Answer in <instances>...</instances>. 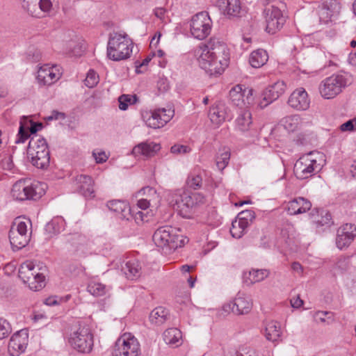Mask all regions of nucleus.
I'll return each mask as SVG.
<instances>
[{
	"mask_svg": "<svg viewBox=\"0 0 356 356\" xmlns=\"http://www.w3.org/2000/svg\"><path fill=\"white\" fill-rule=\"evenodd\" d=\"M194 54L200 67L211 76L221 74L228 66L229 49L218 38H212L207 43H201Z\"/></svg>",
	"mask_w": 356,
	"mask_h": 356,
	"instance_id": "nucleus-1",
	"label": "nucleus"
},
{
	"mask_svg": "<svg viewBox=\"0 0 356 356\" xmlns=\"http://www.w3.org/2000/svg\"><path fill=\"white\" fill-rule=\"evenodd\" d=\"M133 42L126 33L115 32L109 35L107 57L113 61L127 59L132 53Z\"/></svg>",
	"mask_w": 356,
	"mask_h": 356,
	"instance_id": "nucleus-2",
	"label": "nucleus"
},
{
	"mask_svg": "<svg viewBox=\"0 0 356 356\" xmlns=\"http://www.w3.org/2000/svg\"><path fill=\"white\" fill-rule=\"evenodd\" d=\"M47 186L44 183L31 179H20L12 188V196L17 200H37L44 193Z\"/></svg>",
	"mask_w": 356,
	"mask_h": 356,
	"instance_id": "nucleus-3",
	"label": "nucleus"
},
{
	"mask_svg": "<svg viewBox=\"0 0 356 356\" xmlns=\"http://www.w3.org/2000/svg\"><path fill=\"white\" fill-rule=\"evenodd\" d=\"M179 230L171 226L159 227L154 233L152 240L154 244L161 248L176 250L188 242V238L179 233Z\"/></svg>",
	"mask_w": 356,
	"mask_h": 356,
	"instance_id": "nucleus-4",
	"label": "nucleus"
},
{
	"mask_svg": "<svg viewBox=\"0 0 356 356\" xmlns=\"http://www.w3.org/2000/svg\"><path fill=\"white\" fill-rule=\"evenodd\" d=\"M27 154L32 164L36 168L44 169L49 166V150L44 138L38 136H33L29 143Z\"/></svg>",
	"mask_w": 356,
	"mask_h": 356,
	"instance_id": "nucleus-5",
	"label": "nucleus"
},
{
	"mask_svg": "<svg viewBox=\"0 0 356 356\" xmlns=\"http://www.w3.org/2000/svg\"><path fill=\"white\" fill-rule=\"evenodd\" d=\"M31 222L29 220H22L16 218L9 232V240L12 248L17 250L25 247L31 238Z\"/></svg>",
	"mask_w": 356,
	"mask_h": 356,
	"instance_id": "nucleus-6",
	"label": "nucleus"
},
{
	"mask_svg": "<svg viewBox=\"0 0 356 356\" xmlns=\"http://www.w3.org/2000/svg\"><path fill=\"white\" fill-rule=\"evenodd\" d=\"M42 269L36 266L31 261H26L19 268V277L29 284L30 289L38 291L45 286V276Z\"/></svg>",
	"mask_w": 356,
	"mask_h": 356,
	"instance_id": "nucleus-7",
	"label": "nucleus"
},
{
	"mask_svg": "<svg viewBox=\"0 0 356 356\" xmlns=\"http://www.w3.org/2000/svg\"><path fill=\"white\" fill-rule=\"evenodd\" d=\"M350 82V77L347 74H336L324 79L319 86V92L326 99L334 98Z\"/></svg>",
	"mask_w": 356,
	"mask_h": 356,
	"instance_id": "nucleus-8",
	"label": "nucleus"
},
{
	"mask_svg": "<svg viewBox=\"0 0 356 356\" xmlns=\"http://www.w3.org/2000/svg\"><path fill=\"white\" fill-rule=\"evenodd\" d=\"M318 153L309 152L302 155L295 163L294 172L300 179H307L321 169V164L318 162Z\"/></svg>",
	"mask_w": 356,
	"mask_h": 356,
	"instance_id": "nucleus-9",
	"label": "nucleus"
},
{
	"mask_svg": "<svg viewBox=\"0 0 356 356\" xmlns=\"http://www.w3.org/2000/svg\"><path fill=\"white\" fill-rule=\"evenodd\" d=\"M141 354L138 339L130 333H124L115 341L112 356H140Z\"/></svg>",
	"mask_w": 356,
	"mask_h": 356,
	"instance_id": "nucleus-10",
	"label": "nucleus"
},
{
	"mask_svg": "<svg viewBox=\"0 0 356 356\" xmlns=\"http://www.w3.org/2000/svg\"><path fill=\"white\" fill-rule=\"evenodd\" d=\"M68 342L78 352L89 353L94 345L93 334L89 327H79L70 334Z\"/></svg>",
	"mask_w": 356,
	"mask_h": 356,
	"instance_id": "nucleus-11",
	"label": "nucleus"
},
{
	"mask_svg": "<svg viewBox=\"0 0 356 356\" xmlns=\"http://www.w3.org/2000/svg\"><path fill=\"white\" fill-rule=\"evenodd\" d=\"M212 21L207 12L195 15L190 22V32L193 38L204 40L211 33Z\"/></svg>",
	"mask_w": 356,
	"mask_h": 356,
	"instance_id": "nucleus-12",
	"label": "nucleus"
},
{
	"mask_svg": "<svg viewBox=\"0 0 356 356\" xmlns=\"http://www.w3.org/2000/svg\"><path fill=\"white\" fill-rule=\"evenodd\" d=\"M175 111L171 107L168 108H157L154 111L145 112L143 118L147 127L153 129L163 127L173 118Z\"/></svg>",
	"mask_w": 356,
	"mask_h": 356,
	"instance_id": "nucleus-13",
	"label": "nucleus"
},
{
	"mask_svg": "<svg viewBox=\"0 0 356 356\" xmlns=\"http://www.w3.org/2000/svg\"><path fill=\"white\" fill-rule=\"evenodd\" d=\"M266 22V30L268 33L274 34L279 31L285 22V19L280 8L275 6L267 7L265 10Z\"/></svg>",
	"mask_w": 356,
	"mask_h": 356,
	"instance_id": "nucleus-14",
	"label": "nucleus"
},
{
	"mask_svg": "<svg viewBox=\"0 0 356 356\" xmlns=\"http://www.w3.org/2000/svg\"><path fill=\"white\" fill-rule=\"evenodd\" d=\"M61 75V68L58 65L46 64L39 68L37 80L41 86H51L59 80Z\"/></svg>",
	"mask_w": 356,
	"mask_h": 356,
	"instance_id": "nucleus-15",
	"label": "nucleus"
},
{
	"mask_svg": "<svg viewBox=\"0 0 356 356\" xmlns=\"http://www.w3.org/2000/svg\"><path fill=\"white\" fill-rule=\"evenodd\" d=\"M29 341L28 331L25 329L15 332L10 339L8 350L10 356H19L24 352Z\"/></svg>",
	"mask_w": 356,
	"mask_h": 356,
	"instance_id": "nucleus-16",
	"label": "nucleus"
},
{
	"mask_svg": "<svg viewBox=\"0 0 356 356\" xmlns=\"http://www.w3.org/2000/svg\"><path fill=\"white\" fill-rule=\"evenodd\" d=\"M356 236V226L351 223H346L337 230L336 245L342 250L348 247Z\"/></svg>",
	"mask_w": 356,
	"mask_h": 356,
	"instance_id": "nucleus-17",
	"label": "nucleus"
},
{
	"mask_svg": "<svg viewBox=\"0 0 356 356\" xmlns=\"http://www.w3.org/2000/svg\"><path fill=\"white\" fill-rule=\"evenodd\" d=\"M204 202V197L202 194L199 193H191L186 191L182 200H181V204L179 206V213L183 217L187 218L194 207Z\"/></svg>",
	"mask_w": 356,
	"mask_h": 356,
	"instance_id": "nucleus-18",
	"label": "nucleus"
},
{
	"mask_svg": "<svg viewBox=\"0 0 356 356\" xmlns=\"http://www.w3.org/2000/svg\"><path fill=\"white\" fill-rule=\"evenodd\" d=\"M72 254L78 258H85L91 254L90 240L84 235H75L72 239Z\"/></svg>",
	"mask_w": 356,
	"mask_h": 356,
	"instance_id": "nucleus-19",
	"label": "nucleus"
},
{
	"mask_svg": "<svg viewBox=\"0 0 356 356\" xmlns=\"http://www.w3.org/2000/svg\"><path fill=\"white\" fill-rule=\"evenodd\" d=\"M288 104L298 111H306L309 107L310 99L306 90L303 88H300L291 94Z\"/></svg>",
	"mask_w": 356,
	"mask_h": 356,
	"instance_id": "nucleus-20",
	"label": "nucleus"
},
{
	"mask_svg": "<svg viewBox=\"0 0 356 356\" xmlns=\"http://www.w3.org/2000/svg\"><path fill=\"white\" fill-rule=\"evenodd\" d=\"M286 90V85L283 81H277L273 85L269 86L263 92V100L261 102L259 106L261 108L266 107L273 101L276 100L281 96Z\"/></svg>",
	"mask_w": 356,
	"mask_h": 356,
	"instance_id": "nucleus-21",
	"label": "nucleus"
},
{
	"mask_svg": "<svg viewBox=\"0 0 356 356\" xmlns=\"http://www.w3.org/2000/svg\"><path fill=\"white\" fill-rule=\"evenodd\" d=\"M74 186L76 191L86 198L95 197L94 181L88 175H80L76 177Z\"/></svg>",
	"mask_w": 356,
	"mask_h": 356,
	"instance_id": "nucleus-22",
	"label": "nucleus"
},
{
	"mask_svg": "<svg viewBox=\"0 0 356 356\" xmlns=\"http://www.w3.org/2000/svg\"><path fill=\"white\" fill-rule=\"evenodd\" d=\"M340 10L341 3L338 0H325L319 10L320 20L327 23L332 17L339 15Z\"/></svg>",
	"mask_w": 356,
	"mask_h": 356,
	"instance_id": "nucleus-23",
	"label": "nucleus"
},
{
	"mask_svg": "<svg viewBox=\"0 0 356 356\" xmlns=\"http://www.w3.org/2000/svg\"><path fill=\"white\" fill-rule=\"evenodd\" d=\"M252 302L250 300L243 294H238L234 300L224 307V309L227 311V307L232 309V312L238 314H248L252 308Z\"/></svg>",
	"mask_w": 356,
	"mask_h": 356,
	"instance_id": "nucleus-24",
	"label": "nucleus"
},
{
	"mask_svg": "<svg viewBox=\"0 0 356 356\" xmlns=\"http://www.w3.org/2000/svg\"><path fill=\"white\" fill-rule=\"evenodd\" d=\"M106 207L122 220H129L132 216V211L128 202L125 201L119 200H110L106 203Z\"/></svg>",
	"mask_w": 356,
	"mask_h": 356,
	"instance_id": "nucleus-25",
	"label": "nucleus"
},
{
	"mask_svg": "<svg viewBox=\"0 0 356 356\" xmlns=\"http://www.w3.org/2000/svg\"><path fill=\"white\" fill-rule=\"evenodd\" d=\"M160 149L161 146L159 143L145 141L135 145L131 151V154L134 157L149 158L154 156Z\"/></svg>",
	"mask_w": 356,
	"mask_h": 356,
	"instance_id": "nucleus-26",
	"label": "nucleus"
},
{
	"mask_svg": "<svg viewBox=\"0 0 356 356\" xmlns=\"http://www.w3.org/2000/svg\"><path fill=\"white\" fill-rule=\"evenodd\" d=\"M311 207L312 203L309 200L298 197L288 202L284 206V209L289 215H298L307 212Z\"/></svg>",
	"mask_w": 356,
	"mask_h": 356,
	"instance_id": "nucleus-27",
	"label": "nucleus"
},
{
	"mask_svg": "<svg viewBox=\"0 0 356 356\" xmlns=\"http://www.w3.org/2000/svg\"><path fill=\"white\" fill-rule=\"evenodd\" d=\"M218 3L220 11L227 17L240 16L241 4L239 0H218Z\"/></svg>",
	"mask_w": 356,
	"mask_h": 356,
	"instance_id": "nucleus-28",
	"label": "nucleus"
},
{
	"mask_svg": "<svg viewBox=\"0 0 356 356\" xmlns=\"http://www.w3.org/2000/svg\"><path fill=\"white\" fill-rule=\"evenodd\" d=\"M269 275V272L266 269H252L243 273V282L247 285H252L265 280Z\"/></svg>",
	"mask_w": 356,
	"mask_h": 356,
	"instance_id": "nucleus-29",
	"label": "nucleus"
},
{
	"mask_svg": "<svg viewBox=\"0 0 356 356\" xmlns=\"http://www.w3.org/2000/svg\"><path fill=\"white\" fill-rule=\"evenodd\" d=\"M280 124L289 132L300 129L303 126L302 119L298 115H293L284 118Z\"/></svg>",
	"mask_w": 356,
	"mask_h": 356,
	"instance_id": "nucleus-30",
	"label": "nucleus"
},
{
	"mask_svg": "<svg viewBox=\"0 0 356 356\" xmlns=\"http://www.w3.org/2000/svg\"><path fill=\"white\" fill-rule=\"evenodd\" d=\"M170 314L168 309L163 307H158L154 309L149 316V321L154 325H161L169 318Z\"/></svg>",
	"mask_w": 356,
	"mask_h": 356,
	"instance_id": "nucleus-31",
	"label": "nucleus"
},
{
	"mask_svg": "<svg viewBox=\"0 0 356 356\" xmlns=\"http://www.w3.org/2000/svg\"><path fill=\"white\" fill-rule=\"evenodd\" d=\"M282 333L280 323L275 321H270L266 323L265 335L268 340L276 341L280 339Z\"/></svg>",
	"mask_w": 356,
	"mask_h": 356,
	"instance_id": "nucleus-32",
	"label": "nucleus"
},
{
	"mask_svg": "<svg viewBox=\"0 0 356 356\" xmlns=\"http://www.w3.org/2000/svg\"><path fill=\"white\" fill-rule=\"evenodd\" d=\"M141 266L137 260L127 261L122 267V271L129 280H134L140 277Z\"/></svg>",
	"mask_w": 356,
	"mask_h": 356,
	"instance_id": "nucleus-33",
	"label": "nucleus"
},
{
	"mask_svg": "<svg viewBox=\"0 0 356 356\" xmlns=\"http://www.w3.org/2000/svg\"><path fill=\"white\" fill-rule=\"evenodd\" d=\"M209 117L213 124L219 126L222 124L226 118V112L224 105L217 104L216 106H213L209 110Z\"/></svg>",
	"mask_w": 356,
	"mask_h": 356,
	"instance_id": "nucleus-34",
	"label": "nucleus"
},
{
	"mask_svg": "<svg viewBox=\"0 0 356 356\" xmlns=\"http://www.w3.org/2000/svg\"><path fill=\"white\" fill-rule=\"evenodd\" d=\"M268 59V55L266 50L262 49L252 51L249 58V63L252 67L259 68L263 66Z\"/></svg>",
	"mask_w": 356,
	"mask_h": 356,
	"instance_id": "nucleus-35",
	"label": "nucleus"
},
{
	"mask_svg": "<svg viewBox=\"0 0 356 356\" xmlns=\"http://www.w3.org/2000/svg\"><path fill=\"white\" fill-rule=\"evenodd\" d=\"M33 121L28 117L23 116L20 119L19 131L17 135L15 143H23L29 138V129Z\"/></svg>",
	"mask_w": 356,
	"mask_h": 356,
	"instance_id": "nucleus-36",
	"label": "nucleus"
},
{
	"mask_svg": "<svg viewBox=\"0 0 356 356\" xmlns=\"http://www.w3.org/2000/svg\"><path fill=\"white\" fill-rule=\"evenodd\" d=\"M237 128L241 131H246L252 126V113L248 110L241 111L236 120Z\"/></svg>",
	"mask_w": 356,
	"mask_h": 356,
	"instance_id": "nucleus-37",
	"label": "nucleus"
},
{
	"mask_svg": "<svg viewBox=\"0 0 356 356\" xmlns=\"http://www.w3.org/2000/svg\"><path fill=\"white\" fill-rule=\"evenodd\" d=\"M163 337L167 344L176 347L181 344V332L177 328L167 329L163 332Z\"/></svg>",
	"mask_w": 356,
	"mask_h": 356,
	"instance_id": "nucleus-38",
	"label": "nucleus"
},
{
	"mask_svg": "<svg viewBox=\"0 0 356 356\" xmlns=\"http://www.w3.org/2000/svg\"><path fill=\"white\" fill-rule=\"evenodd\" d=\"M65 227V220L62 217H56L45 225V231L51 237L60 233L64 230Z\"/></svg>",
	"mask_w": 356,
	"mask_h": 356,
	"instance_id": "nucleus-39",
	"label": "nucleus"
},
{
	"mask_svg": "<svg viewBox=\"0 0 356 356\" xmlns=\"http://www.w3.org/2000/svg\"><path fill=\"white\" fill-rule=\"evenodd\" d=\"M142 191L143 192L144 194L147 193L149 196H153L154 200L152 198H142L139 200L137 202V206L138 208L145 210L152 204V202H153L154 200H155V202H154V205H156V202H159V195H157L156 191L154 188L147 186L143 188L142 189Z\"/></svg>",
	"mask_w": 356,
	"mask_h": 356,
	"instance_id": "nucleus-40",
	"label": "nucleus"
},
{
	"mask_svg": "<svg viewBox=\"0 0 356 356\" xmlns=\"http://www.w3.org/2000/svg\"><path fill=\"white\" fill-rule=\"evenodd\" d=\"M245 92L243 89L240 85H236L233 87L229 91V97L232 103L237 106H241L245 102Z\"/></svg>",
	"mask_w": 356,
	"mask_h": 356,
	"instance_id": "nucleus-41",
	"label": "nucleus"
},
{
	"mask_svg": "<svg viewBox=\"0 0 356 356\" xmlns=\"http://www.w3.org/2000/svg\"><path fill=\"white\" fill-rule=\"evenodd\" d=\"M39 0H21L22 7L29 15L32 17L39 16L38 8Z\"/></svg>",
	"mask_w": 356,
	"mask_h": 356,
	"instance_id": "nucleus-42",
	"label": "nucleus"
},
{
	"mask_svg": "<svg viewBox=\"0 0 356 356\" xmlns=\"http://www.w3.org/2000/svg\"><path fill=\"white\" fill-rule=\"evenodd\" d=\"M248 227L244 222L236 219L232 223L230 233L234 238H240L245 233Z\"/></svg>",
	"mask_w": 356,
	"mask_h": 356,
	"instance_id": "nucleus-43",
	"label": "nucleus"
},
{
	"mask_svg": "<svg viewBox=\"0 0 356 356\" xmlns=\"http://www.w3.org/2000/svg\"><path fill=\"white\" fill-rule=\"evenodd\" d=\"M185 193L186 191L183 189H177L170 192L168 194V200L169 203L174 207H176V209L179 210V206L181 204V200H182L183 195Z\"/></svg>",
	"mask_w": 356,
	"mask_h": 356,
	"instance_id": "nucleus-44",
	"label": "nucleus"
},
{
	"mask_svg": "<svg viewBox=\"0 0 356 356\" xmlns=\"http://www.w3.org/2000/svg\"><path fill=\"white\" fill-rule=\"evenodd\" d=\"M38 8L39 9V16L36 18H40L45 15H49L54 10L52 0H39Z\"/></svg>",
	"mask_w": 356,
	"mask_h": 356,
	"instance_id": "nucleus-45",
	"label": "nucleus"
},
{
	"mask_svg": "<svg viewBox=\"0 0 356 356\" xmlns=\"http://www.w3.org/2000/svg\"><path fill=\"white\" fill-rule=\"evenodd\" d=\"M137 100L136 95H122L118 98L119 108L122 111H126L129 105L135 104Z\"/></svg>",
	"mask_w": 356,
	"mask_h": 356,
	"instance_id": "nucleus-46",
	"label": "nucleus"
},
{
	"mask_svg": "<svg viewBox=\"0 0 356 356\" xmlns=\"http://www.w3.org/2000/svg\"><path fill=\"white\" fill-rule=\"evenodd\" d=\"M230 159V152L228 149H223L222 152L216 156V166L220 170H222L228 165Z\"/></svg>",
	"mask_w": 356,
	"mask_h": 356,
	"instance_id": "nucleus-47",
	"label": "nucleus"
},
{
	"mask_svg": "<svg viewBox=\"0 0 356 356\" xmlns=\"http://www.w3.org/2000/svg\"><path fill=\"white\" fill-rule=\"evenodd\" d=\"M88 291L93 296H102L106 294L108 289L104 284L100 282H91L88 286Z\"/></svg>",
	"mask_w": 356,
	"mask_h": 356,
	"instance_id": "nucleus-48",
	"label": "nucleus"
},
{
	"mask_svg": "<svg viewBox=\"0 0 356 356\" xmlns=\"http://www.w3.org/2000/svg\"><path fill=\"white\" fill-rule=\"evenodd\" d=\"M255 218L254 212L252 210H245L241 212H240L236 219L238 220H240L243 223L244 222L247 226H249V225L252 222L253 220Z\"/></svg>",
	"mask_w": 356,
	"mask_h": 356,
	"instance_id": "nucleus-49",
	"label": "nucleus"
},
{
	"mask_svg": "<svg viewBox=\"0 0 356 356\" xmlns=\"http://www.w3.org/2000/svg\"><path fill=\"white\" fill-rule=\"evenodd\" d=\"M99 79L98 74L94 70H90L84 80L85 85L90 88H94L99 83Z\"/></svg>",
	"mask_w": 356,
	"mask_h": 356,
	"instance_id": "nucleus-50",
	"label": "nucleus"
},
{
	"mask_svg": "<svg viewBox=\"0 0 356 356\" xmlns=\"http://www.w3.org/2000/svg\"><path fill=\"white\" fill-rule=\"evenodd\" d=\"M227 356H259L256 351L250 348H245L241 352L235 350H229Z\"/></svg>",
	"mask_w": 356,
	"mask_h": 356,
	"instance_id": "nucleus-51",
	"label": "nucleus"
},
{
	"mask_svg": "<svg viewBox=\"0 0 356 356\" xmlns=\"http://www.w3.org/2000/svg\"><path fill=\"white\" fill-rule=\"evenodd\" d=\"M11 332V326L8 321L0 318V339L7 337Z\"/></svg>",
	"mask_w": 356,
	"mask_h": 356,
	"instance_id": "nucleus-52",
	"label": "nucleus"
},
{
	"mask_svg": "<svg viewBox=\"0 0 356 356\" xmlns=\"http://www.w3.org/2000/svg\"><path fill=\"white\" fill-rule=\"evenodd\" d=\"M202 177L198 175H192L188 177L187 180L188 186L195 190L198 189L202 186Z\"/></svg>",
	"mask_w": 356,
	"mask_h": 356,
	"instance_id": "nucleus-53",
	"label": "nucleus"
},
{
	"mask_svg": "<svg viewBox=\"0 0 356 356\" xmlns=\"http://www.w3.org/2000/svg\"><path fill=\"white\" fill-rule=\"evenodd\" d=\"M191 148L187 145L175 144L170 148V152L174 154H185L191 152Z\"/></svg>",
	"mask_w": 356,
	"mask_h": 356,
	"instance_id": "nucleus-54",
	"label": "nucleus"
},
{
	"mask_svg": "<svg viewBox=\"0 0 356 356\" xmlns=\"http://www.w3.org/2000/svg\"><path fill=\"white\" fill-rule=\"evenodd\" d=\"M92 156L95 158L96 162L98 163H102L108 159V156L104 151H100L98 152L94 151L92 152Z\"/></svg>",
	"mask_w": 356,
	"mask_h": 356,
	"instance_id": "nucleus-55",
	"label": "nucleus"
},
{
	"mask_svg": "<svg viewBox=\"0 0 356 356\" xmlns=\"http://www.w3.org/2000/svg\"><path fill=\"white\" fill-rule=\"evenodd\" d=\"M152 55H149L147 56L145 59L143 60V61L138 64L137 63H136V71L137 73H140L142 72L143 71L140 70V69L143 67H146L149 63L151 61L152 58Z\"/></svg>",
	"mask_w": 356,
	"mask_h": 356,
	"instance_id": "nucleus-56",
	"label": "nucleus"
},
{
	"mask_svg": "<svg viewBox=\"0 0 356 356\" xmlns=\"http://www.w3.org/2000/svg\"><path fill=\"white\" fill-rule=\"evenodd\" d=\"M348 267V258L343 257L339 258L338 261L336 263V268L345 270Z\"/></svg>",
	"mask_w": 356,
	"mask_h": 356,
	"instance_id": "nucleus-57",
	"label": "nucleus"
},
{
	"mask_svg": "<svg viewBox=\"0 0 356 356\" xmlns=\"http://www.w3.org/2000/svg\"><path fill=\"white\" fill-rule=\"evenodd\" d=\"M243 92H245V102H243V104H248V105L252 104L253 103V99H254V98L252 97V94H253L252 89H244Z\"/></svg>",
	"mask_w": 356,
	"mask_h": 356,
	"instance_id": "nucleus-58",
	"label": "nucleus"
},
{
	"mask_svg": "<svg viewBox=\"0 0 356 356\" xmlns=\"http://www.w3.org/2000/svg\"><path fill=\"white\" fill-rule=\"evenodd\" d=\"M353 129H354V125H353V121H352V120L347 121L346 122L342 124L340 126V130L341 131H353Z\"/></svg>",
	"mask_w": 356,
	"mask_h": 356,
	"instance_id": "nucleus-59",
	"label": "nucleus"
},
{
	"mask_svg": "<svg viewBox=\"0 0 356 356\" xmlns=\"http://www.w3.org/2000/svg\"><path fill=\"white\" fill-rule=\"evenodd\" d=\"M165 13H166V10L163 8H156L154 10L155 16L162 21H165Z\"/></svg>",
	"mask_w": 356,
	"mask_h": 356,
	"instance_id": "nucleus-60",
	"label": "nucleus"
},
{
	"mask_svg": "<svg viewBox=\"0 0 356 356\" xmlns=\"http://www.w3.org/2000/svg\"><path fill=\"white\" fill-rule=\"evenodd\" d=\"M64 118H65V114L63 113L54 111L49 116L46 118V119L47 120H58L60 118L63 119Z\"/></svg>",
	"mask_w": 356,
	"mask_h": 356,
	"instance_id": "nucleus-61",
	"label": "nucleus"
},
{
	"mask_svg": "<svg viewBox=\"0 0 356 356\" xmlns=\"http://www.w3.org/2000/svg\"><path fill=\"white\" fill-rule=\"evenodd\" d=\"M132 213H134V211ZM134 218L136 223H140V222H143L145 220V214L143 211H137L134 214L132 213V216L131 218Z\"/></svg>",
	"mask_w": 356,
	"mask_h": 356,
	"instance_id": "nucleus-62",
	"label": "nucleus"
},
{
	"mask_svg": "<svg viewBox=\"0 0 356 356\" xmlns=\"http://www.w3.org/2000/svg\"><path fill=\"white\" fill-rule=\"evenodd\" d=\"M291 305L293 308H300L303 305V301L299 296L291 299Z\"/></svg>",
	"mask_w": 356,
	"mask_h": 356,
	"instance_id": "nucleus-63",
	"label": "nucleus"
},
{
	"mask_svg": "<svg viewBox=\"0 0 356 356\" xmlns=\"http://www.w3.org/2000/svg\"><path fill=\"white\" fill-rule=\"evenodd\" d=\"M42 128V123H40V122L35 123V122H33V123L31 124V127H29V134L31 133L32 134H34L37 131L40 130Z\"/></svg>",
	"mask_w": 356,
	"mask_h": 356,
	"instance_id": "nucleus-64",
	"label": "nucleus"
}]
</instances>
